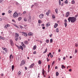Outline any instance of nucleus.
<instances>
[{
    "mask_svg": "<svg viewBox=\"0 0 78 78\" xmlns=\"http://www.w3.org/2000/svg\"><path fill=\"white\" fill-rule=\"evenodd\" d=\"M69 22H71L72 23H74L76 21V19L75 18V17H69L68 19Z\"/></svg>",
    "mask_w": 78,
    "mask_h": 78,
    "instance_id": "obj_1",
    "label": "nucleus"
},
{
    "mask_svg": "<svg viewBox=\"0 0 78 78\" xmlns=\"http://www.w3.org/2000/svg\"><path fill=\"white\" fill-rule=\"evenodd\" d=\"M17 17H18V13L17 12H15L13 14V17L16 18Z\"/></svg>",
    "mask_w": 78,
    "mask_h": 78,
    "instance_id": "obj_2",
    "label": "nucleus"
},
{
    "mask_svg": "<svg viewBox=\"0 0 78 78\" xmlns=\"http://www.w3.org/2000/svg\"><path fill=\"white\" fill-rule=\"evenodd\" d=\"M10 44L12 46H14V43L12 40H10Z\"/></svg>",
    "mask_w": 78,
    "mask_h": 78,
    "instance_id": "obj_3",
    "label": "nucleus"
},
{
    "mask_svg": "<svg viewBox=\"0 0 78 78\" xmlns=\"http://www.w3.org/2000/svg\"><path fill=\"white\" fill-rule=\"evenodd\" d=\"M69 12H68L66 13V17H68L69 16Z\"/></svg>",
    "mask_w": 78,
    "mask_h": 78,
    "instance_id": "obj_4",
    "label": "nucleus"
},
{
    "mask_svg": "<svg viewBox=\"0 0 78 78\" xmlns=\"http://www.w3.org/2000/svg\"><path fill=\"white\" fill-rule=\"evenodd\" d=\"M10 25H9V24H7V25H6L4 26V28L6 29L8 27H9Z\"/></svg>",
    "mask_w": 78,
    "mask_h": 78,
    "instance_id": "obj_5",
    "label": "nucleus"
},
{
    "mask_svg": "<svg viewBox=\"0 0 78 78\" xmlns=\"http://www.w3.org/2000/svg\"><path fill=\"white\" fill-rule=\"evenodd\" d=\"M2 48L3 50H5V53H7L8 52V50L7 49V48H5L3 47Z\"/></svg>",
    "mask_w": 78,
    "mask_h": 78,
    "instance_id": "obj_6",
    "label": "nucleus"
},
{
    "mask_svg": "<svg viewBox=\"0 0 78 78\" xmlns=\"http://www.w3.org/2000/svg\"><path fill=\"white\" fill-rule=\"evenodd\" d=\"M18 49H21L22 50H23V47L22 46H20V47L19 46H18Z\"/></svg>",
    "mask_w": 78,
    "mask_h": 78,
    "instance_id": "obj_7",
    "label": "nucleus"
},
{
    "mask_svg": "<svg viewBox=\"0 0 78 78\" xmlns=\"http://www.w3.org/2000/svg\"><path fill=\"white\" fill-rule=\"evenodd\" d=\"M50 10H48V11L46 13V14L47 16H49V14H50Z\"/></svg>",
    "mask_w": 78,
    "mask_h": 78,
    "instance_id": "obj_8",
    "label": "nucleus"
},
{
    "mask_svg": "<svg viewBox=\"0 0 78 78\" xmlns=\"http://www.w3.org/2000/svg\"><path fill=\"white\" fill-rule=\"evenodd\" d=\"M44 15L43 14H40L39 16L40 19H42L43 17H44Z\"/></svg>",
    "mask_w": 78,
    "mask_h": 78,
    "instance_id": "obj_9",
    "label": "nucleus"
},
{
    "mask_svg": "<svg viewBox=\"0 0 78 78\" xmlns=\"http://www.w3.org/2000/svg\"><path fill=\"white\" fill-rule=\"evenodd\" d=\"M34 66V63H33V64H32L30 66V68H31V69H32L33 67Z\"/></svg>",
    "mask_w": 78,
    "mask_h": 78,
    "instance_id": "obj_10",
    "label": "nucleus"
},
{
    "mask_svg": "<svg viewBox=\"0 0 78 78\" xmlns=\"http://www.w3.org/2000/svg\"><path fill=\"white\" fill-rule=\"evenodd\" d=\"M50 23H46V27H48V26H50Z\"/></svg>",
    "mask_w": 78,
    "mask_h": 78,
    "instance_id": "obj_11",
    "label": "nucleus"
},
{
    "mask_svg": "<svg viewBox=\"0 0 78 78\" xmlns=\"http://www.w3.org/2000/svg\"><path fill=\"white\" fill-rule=\"evenodd\" d=\"M61 68L62 69H66V67H65V66L64 65H62L61 66Z\"/></svg>",
    "mask_w": 78,
    "mask_h": 78,
    "instance_id": "obj_12",
    "label": "nucleus"
},
{
    "mask_svg": "<svg viewBox=\"0 0 78 78\" xmlns=\"http://www.w3.org/2000/svg\"><path fill=\"white\" fill-rule=\"evenodd\" d=\"M45 73V71H44V69H43L42 71V73L43 75H44V73Z\"/></svg>",
    "mask_w": 78,
    "mask_h": 78,
    "instance_id": "obj_13",
    "label": "nucleus"
},
{
    "mask_svg": "<svg viewBox=\"0 0 78 78\" xmlns=\"http://www.w3.org/2000/svg\"><path fill=\"white\" fill-rule=\"evenodd\" d=\"M21 45L22 46H23V47H24V48H25V45L24 44H23V42H21Z\"/></svg>",
    "mask_w": 78,
    "mask_h": 78,
    "instance_id": "obj_14",
    "label": "nucleus"
},
{
    "mask_svg": "<svg viewBox=\"0 0 78 78\" xmlns=\"http://www.w3.org/2000/svg\"><path fill=\"white\" fill-rule=\"evenodd\" d=\"M33 33L31 32H29L28 34V35L29 36H31V35H33Z\"/></svg>",
    "mask_w": 78,
    "mask_h": 78,
    "instance_id": "obj_15",
    "label": "nucleus"
},
{
    "mask_svg": "<svg viewBox=\"0 0 78 78\" xmlns=\"http://www.w3.org/2000/svg\"><path fill=\"white\" fill-rule=\"evenodd\" d=\"M0 39H2V40H5V38L2 37V36H0Z\"/></svg>",
    "mask_w": 78,
    "mask_h": 78,
    "instance_id": "obj_16",
    "label": "nucleus"
},
{
    "mask_svg": "<svg viewBox=\"0 0 78 78\" xmlns=\"http://www.w3.org/2000/svg\"><path fill=\"white\" fill-rule=\"evenodd\" d=\"M55 12L56 14H58V9L56 8L55 9Z\"/></svg>",
    "mask_w": 78,
    "mask_h": 78,
    "instance_id": "obj_17",
    "label": "nucleus"
},
{
    "mask_svg": "<svg viewBox=\"0 0 78 78\" xmlns=\"http://www.w3.org/2000/svg\"><path fill=\"white\" fill-rule=\"evenodd\" d=\"M25 61H24V60H23L22 61H21V63L23 65L25 64Z\"/></svg>",
    "mask_w": 78,
    "mask_h": 78,
    "instance_id": "obj_18",
    "label": "nucleus"
},
{
    "mask_svg": "<svg viewBox=\"0 0 78 78\" xmlns=\"http://www.w3.org/2000/svg\"><path fill=\"white\" fill-rule=\"evenodd\" d=\"M58 24L55 23L54 26V28H56L57 27V26H58Z\"/></svg>",
    "mask_w": 78,
    "mask_h": 78,
    "instance_id": "obj_19",
    "label": "nucleus"
},
{
    "mask_svg": "<svg viewBox=\"0 0 78 78\" xmlns=\"http://www.w3.org/2000/svg\"><path fill=\"white\" fill-rule=\"evenodd\" d=\"M19 34L17 33H15V36H16V37H19Z\"/></svg>",
    "mask_w": 78,
    "mask_h": 78,
    "instance_id": "obj_20",
    "label": "nucleus"
},
{
    "mask_svg": "<svg viewBox=\"0 0 78 78\" xmlns=\"http://www.w3.org/2000/svg\"><path fill=\"white\" fill-rule=\"evenodd\" d=\"M18 75H19V76H20L21 75V72L19 71L18 72Z\"/></svg>",
    "mask_w": 78,
    "mask_h": 78,
    "instance_id": "obj_21",
    "label": "nucleus"
},
{
    "mask_svg": "<svg viewBox=\"0 0 78 78\" xmlns=\"http://www.w3.org/2000/svg\"><path fill=\"white\" fill-rule=\"evenodd\" d=\"M38 64L41 65V63H42V62H41V60H39L38 62Z\"/></svg>",
    "mask_w": 78,
    "mask_h": 78,
    "instance_id": "obj_22",
    "label": "nucleus"
},
{
    "mask_svg": "<svg viewBox=\"0 0 78 78\" xmlns=\"http://www.w3.org/2000/svg\"><path fill=\"white\" fill-rule=\"evenodd\" d=\"M14 66L12 65V71L14 70Z\"/></svg>",
    "mask_w": 78,
    "mask_h": 78,
    "instance_id": "obj_23",
    "label": "nucleus"
},
{
    "mask_svg": "<svg viewBox=\"0 0 78 78\" xmlns=\"http://www.w3.org/2000/svg\"><path fill=\"white\" fill-rule=\"evenodd\" d=\"M24 34V35L25 36H27V34L26 33H25L24 32H22Z\"/></svg>",
    "mask_w": 78,
    "mask_h": 78,
    "instance_id": "obj_24",
    "label": "nucleus"
},
{
    "mask_svg": "<svg viewBox=\"0 0 78 78\" xmlns=\"http://www.w3.org/2000/svg\"><path fill=\"white\" fill-rule=\"evenodd\" d=\"M23 20L25 22H27V19L26 18H24Z\"/></svg>",
    "mask_w": 78,
    "mask_h": 78,
    "instance_id": "obj_25",
    "label": "nucleus"
},
{
    "mask_svg": "<svg viewBox=\"0 0 78 78\" xmlns=\"http://www.w3.org/2000/svg\"><path fill=\"white\" fill-rule=\"evenodd\" d=\"M56 76H58V75H59V73H58V72H56Z\"/></svg>",
    "mask_w": 78,
    "mask_h": 78,
    "instance_id": "obj_26",
    "label": "nucleus"
},
{
    "mask_svg": "<svg viewBox=\"0 0 78 78\" xmlns=\"http://www.w3.org/2000/svg\"><path fill=\"white\" fill-rule=\"evenodd\" d=\"M36 48V46L35 45L33 47V50H35Z\"/></svg>",
    "mask_w": 78,
    "mask_h": 78,
    "instance_id": "obj_27",
    "label": "nucleus"
},
{
    "mask_svg": "<svg viewBox=\"0 0 78 78\" xmlns=\"http://www.w3.org/2000/svg\"><path fill=\"white\" fill-rule=\"evenodd\" d=\"M24 44H28V42L26 41H24Z\"/></svg>",
    "mask_w": 78,
    "mask_h": 78,
    "instance_id": "obj_28",
    "label": "nucleus"
},
{
    "mask_svg": "<svg viewBox=\"0 0 78 78\" xmlns=\"http://www.w3.org/2000/svg\"><path fill=\"white\" fill-rule=\"evenodd\" d=\"M55 61H54L53 62L51 65L52 66H53L55 64Z\"/></svg>",
    "mask_w": 78,
    "mask_h": 78,
    "instance_id": "obj_29",
    "label": "nucleus"
},
{
    "mask_svg": "<svg viewBox=\"0 0 78 78\" xmlns=\"http://www.w3.org/2000/svg\"><path fill=\"white\" fill-rule=\"evenodd\" d=\"M56 32L57 33H58L59 32V29H58V28H57L56 30Z\"/></svg>",
    "mask_w": 78,
    "mask_h": 78,
    "instance_id": "obj_30",
    "label": "nucleus"
},
{
    "mask_svg": "<svg viewBox=\"0 0 78 78\" xmlns=\"http://www.w3.org/2000/svg\"><path fill=\"white\" fill-rule=\"evenodd\" d=\"M47 49L46 48L45 50V51H44L43 52V53L44 54L45 53H46V52H47Z\"/></svg>",
    "mask_w": 78,
    "mask_h": 78,
    "instance_id": "obj_31",
    "label": "nucleus"
},
{
    "mask_svg": "<svg viewBox=\"0 0 78 78\" xmlns=\"http://www.w3.org/2000/svg\"><path fill=\"white\" fill-rule=\"evenodd\" d=\"M45 42H46V43H48V42H49V40H46L45 41Z\"/></svg>",
    "mask_w": 78,
    "mask_h": 78,
    "instance_id": "obj_32",
    "label": "nucleus"
},
{
    "mask_svg": "<svg viewBox=\"0 0 78 78\" xmlns=\"http://www.w3.org/2000/svg\"><path fill=\"white\" fill-rule=\"evenodd\" d=\"M9 58H10V59H11V58H13V57L12 56V54H11L10 55V57H9Z\"/></svg>",
    "mask_w": 78,
    "mask_h": 78,
    "instance_id": "obj_33",
    "label": "nucleus"
},
{
    "mask_svg": "<svg viewBox=\"0 0 78 78\" xmlns=\"http://www.w3.org/2000/svg\"><path fill=\"white\" fill-rule=\"evenodd\" d=\"M64 25H65V27H67V24L66 23H65Z\"/></svg>",
    "mask_w": 78,
    "mask_h": 78,
    "instance_id": "obj_34",
    "label": "nucleus"
},
{
    "mask_svg": "<svg viewBox=\"0 0 78 78\" xmlns=\"http://www.w3.org/2000/svg\"><path fill=\"white\" fill-rule=\"evenodd\" d=\"M77 52H78V50H77V49H75V54H76Z\"/></svg>",
    "mask_w": 78,
    "mask_h": 78,
    "instance_id": "obj_35",
    "label": "nucleus"
},
{
    "mask_svg": "<svg viewBox=\"0 0 78 78\" xmlns=\"http://www.w3.org/2000/svg\"><path fill=\"white\" fill-rule=\"evenodd\" d=\"M50 65H48V69L49 70H50Z\"/></svg>",
    "mask_w": 78,
    "mask_h": 78,
    "instance_id": "obj_36",
    "label": "nucleus"
},
{
    "mask_svg": "<svg viewBox=\"0 0 78 78\" xmlns=\"http://www.w3.org/2000/svg\"><path fill=\"white\" fill-rule=\"evenodd\" d=\"M52 42H53V39H51L50 40V43H52Z\"/></svg>",
    "mask_w": 78,
    "mask_h": 78,
    "instance_id": "obj_37",
    "label": "nucleus"
},
{
    "mask_svg": "<svg viewBox=\"0 0 78 78\" xmlns=\"http://www.w3.org/2000/svg\"><path fill=\"white\" fill-rule=\"evenodd\" d=\"M38 23H42V21L41 20H38Z\"/></svg>",
    "mask_w": 78,
    "mask_h": 78,
    "instance_id": "obj_38",
    "label": "nucleus"
},
{
    "mask_svg": "<svg viewBox=\"0 0 78 78\" xmlns=\"http://www.w3.org/2000/svg\"><path fill=\"white\" fill-rule=\"evenodd\" d=\"M21 17H20L18 18V20L19 21H20V20H21Z\"/></svg>",
    "mask_w": 78,
    "mask_h": 78,
    "instance_id": "obj_39",
    "label": "nucleus"
},
{
    "mask_svg": "<svg viewBox=\"0 0 78 78\" xmlns=\"http://www.w3.org/2000/svg\"><path fill=\"white\" fill-rule=\"evenodd\" d=\"M1 52L2 53H3V54H4V55H5L6 54L5 52V51H2Z\"/></svg>",
    "mask_w": 78,
    "mask_h": 78,
    "instance_id": "obj_40",
    "label": "nucleus"
},
{
    "mask_svg": "<svg viewBox=\"0 0 78 78\" xmlns=\"http://www.w3.org/2000/svg\"><path fill=\"white\" fill-rule=\"evenodd\" d=\"M52 18H53V19H55V15H53L52 16Z\"/></svg>",
    "mask_w": 78,
    "mask_h": 78,
    "instance_id": "obj_41",
    "label": "nucleus"
},
{
    "mask_svg": "<svg viewBox=\"0 0 78 78\" xmlns=\"http://www.w3.org/2000/svg\"><path fill=\"white\" fill-rule=\"evenodd\" d=\"M72 4H74L75 3V1H74V0H73L72 1Z\"/></svg>",
    "mask_w": 78,
    "mask_h": 78,
    "instance_id": "obj_42",
    "label": "nucleus"
},
{
    "mask_svg": "<svg viewBox=\"0 0 78 78\" xmlns=\"http://www.w3.org/2000/svg\"><path fill=\"white\" fill-rule=\"evenodd\" d=\"M65 3H66V4H67L68 3V1H66L65 2Z\"/></svg>",
    "mask_w": 78,
    "mask_h": 78,
    "instance_id": "obj_43",
    "label": "nucleus"
},
{
    "mask_svg": "<svg viewBox=\"0 0 78 78\" xmlns=\"http://www.w3.org/2000/svg\"><path fill=\"white\" fill-rule=\"evenodd\" d=\"M8 12H9V13L10 14H11V12H12V11L9 10L8 11Z\"/></svg>",
    "mask_w": 78,
    "mask_h": 78,
    "instance_id": "obj_44",
    "label": "nucleus"
},
{
    "mask_svg": "<svg viewBox=\"0 0 78 78\" xmlns=\"http://www.w3.org/2000/svg\"><path fill=\"white\" fill-rule=\"evenodd\" d=\"M59 5H61V0H59Z\"/></svg>",
    "mask_w": 78,
    "mask_h": 78,
    "instance_id": "obj_45",
    "label": "nucleus"
},
{
    "mask_svg": "<svg viewBox=\"0 0 78 78\" xmlns=\"http://www.w3.org/2000/svg\"><path fill=\"white\" fill-rule=\"evenodd\" d=\"M64 22L65 23H66V22H67V20L66 19H65L64 20Z\"/></svg>",
    "mask_w": 78,
    "mask_h": 78,
    "instance_id": "obj_46",
    "label": "nucleus"
},
{
    "mask_svg": "<svg viewBox=\"0 0 78 78\" xmlns=\"http://www.w3.org/2000/svg\"><path fill=\"white\" fill-rule=\"evenodd\" d=\"M75 46L76 47H78V44H77V43H76V44H75Z\"/></svg>",
    "mask_w": 78,
    "mask_h": 78,
    "instance_id": "obj_47",
    "label": "nucleus"
},
{
    "mask_svg": "<svg viewBox=\"0 0 78 78\" xmlns=\"http://www.w3.org/2000/svg\"><path fill=\"white\" fill-rule=\"evenodd\" d=\"M3 1V0H0V3H2Z\"/></svg>",
    "mask_w": 78,
    "mask_h": 78,
    "instance_id": "obj_48",
    "label": "nucleus"
},
{
    "mask_svg": "<svg viewBox=\"0 0 78 78\" xmlns=\"http://www.w3.org/2000/svg\"><path fill=\"white\" fill-rule=\"evenodd\" d=\"M64 2H63L62 3V4L61 5V6H63V5H64Z\"/></svg>",
    "mask_w": 78,
    "mask_h": 78,
    "instance_id": "obj_49",
    "label": "nucleus"
},
{
    "mask_svg": "<svg viewBox=\"0 0 78 78\" xmlns=\"http://www.w3.org/2000/svg\"><path fill=\"white\" fill-rule=\"evenodd\" d=\"M33 54H36V51H34L33 53Z\"/></svg>",
    "mask_w": 78,
    "mask_h": 78,
    "instance_id": "obj_50",
    "label": "nucleus"
},
{
    "mask_svg": "<svg viewBox=\"0 0 78 78\" xmlns=\"http://www.w3.org/2000/svg\"><path fill=\"white\" fill-rule=\"evenodd\" d=\"M20 28H21V29H22L23 28V27L20 25Z\"/></svg>",
    "mask_w": 78,
    "mask_h": 78,
    "instance_id": "obj_51",
    "label": "nucleus"
},
{
    "mask_svg": "<svg viewBox=\"0 0 78 78\" xmlns=\"http://www.w3.org/2000/svg\"><path fill=\"white\" fill-rule=\"evenodd\" d=\"M50 57L51 58H53V55H50Z\"/></svg>",
    "mask_w": 78,
    "mask_h": 78,
    "instance_id": "obj_52",
    "label": "nucleus"
},
{
    "mask_svg": "<svg viewBox=\"0 0 78 78\" xmlns=\"http://www.w3.org/2000/svg\"><path fill=\"white\" fill-rule=\"evenodd\" d=\"M12 21L13 22H15V23H16V21H15L14 20H12Z\"/></svg>",
    "mask_w": 78,
    "mask_h": 78,
    "instance_id": "obj_53",
    "label": "nucleus"
},
{
    "mask_svg": "<svg viewBox=\"0 0 78 78\" xmlns=\"http://www.w3.org/2000/svg\"><path fill=\"white\" fill-rule=\"evenodd\" d=\"M26 13V11H24L23 12V14H25Z\"/></svg>",
    "mask_w": 78,
    "mask_h": 78,
    "instance_id": "obj_54",
    "label": "nucleus"
},
{
    "mask_svg": "<svg viewBox=\"0 0 78 78\" xmlns=\"http://www.w3.org/2000/svg\"><path fill=\"white\" fill-rule=\"evenodd\" d=\"M69 72H72V69H70L69 70Z\"/></svg>",
    "mask_w": 78,
    "mask_h": 78,
    "instance_id": "obj_55",
    "label": "nucleus"
},
{
    "mask_svg": "<svg viewBox=\"0 0 78 78\" xmlns=\"http://www.w3.org/2000/svg\"><path fill=\"white\" fill-rule=\"evenodd\" d=\"M5 13H2V16H4V15H5Z\"/></svg>",
    "mask_w": 78,
    "mask_h": 78,
    "instance_id": "obj_56",
    "label": "nucleus"
},
{
    "mask_svg": "<svg viewBox=\"0 0 78 78\" xmlns=\"http://www.w3.org/2000/svg\"><path fill=\"white\" fill-rule=\"evenodd\" d=\"M16 5H19V3H18L17 2H16Z\"/></svg>",
    "mask_w": 78,
    "mask_h": 78,
    "instance_id": "obj_57",
    "label": "nucleus"
},
{
    "mask_svg": "<svg viewBox=\"0 0 78 78\" xmlns=\"http://www.w3.org/2000/svg\"><path fill=\"white\" fill-rule=\"evenodd\" d=\"M45 27H42V29H43V30H44V29H45Z\"/></svg>",
    "mask_w": 78,
    "mask_h": 78,
    "instance_id": "obj_58",
    "label": "nucleus"
},
{
    "mask_svg": "<svg viewBox=\"0 0 78 78\" xmlns=\"http://www.w3.org/2000/svg\"><path fill=\"white\" fill-rule=\"evenodd\" d=\"M55 69H58V67L57 66H56L55 68Z\"/></svg>",
    "mask_w": 78,
    "mask_h": 78,
    "instance_id": "obj_59",
    "label": "nucleus"
},
{
    "mask_svg": "<svg viewBox=\"0 0 78 78\" xmlns=\"http://www.w3.org/2000/svg\"><path fill=\"white\" fill-rule=\"evenodd\" d=\"M29 19H30V20H31V16H29Z\"/></svg>",
    "mask_w": 78,
    "mask_h": 78,
    "instance_id": "obj_60",
    "label": "nucleus"
},
{
    "mask_svg": "<svg viewBox=\"0 0 78 78\" xmlns=\"http://www.w3.org/2000/svg\"><path fill=\"white\" fill-rule=\"evenodd\" d=\"M18 39V38H17V37L16 38V41H17Z\"/></svg>",
    "mask_w": 78,
    "mask_h": 78,
    "instance_id": "obj_61",
    "label": "nucleus"
},
{
    "mask_svg": "<svg viewBox=\"0 0 78 78\" xmlns=\"http://www.w3.org/2000/svg\"><path fill=\"white\" fill-rule=\"evenodd\" d=\"M45 25H44V24H41V26L42 27H43Z\"/></svg>",
    "mask_w": 78,
    "mask_h": 78,
    "instance_id": "obj_62",
    "label": "nucleus"
},
{
    "mask_svg": "<svg viewBox=\"0 0 78 78\" xmlns=\"http://www.w3.org/2000/svg\"><path fill=\"white\" fill-rule=\"evenodd\" d=\"M1 76H3V74L2 73V74H1Z\"/></svg>",
    "mask_w": 78,
    "mask_h": 78,
    "instance_id": "obj_63",
    "label": "nucleus"
},
{
    "mask_svg": "<svg viewBox=\"0 0 78 78\" xmlns=\"http://www.w3.org/2000/svg\"><path fill=\"white\" fill-rule=\"evenodd\" d=\"M25 70H27V67H25Z\"/></svg>",
    "mask_w": 78,
    "mask_h": 78,
    "instance_id": "obj_64",
    "label": "nucleus"
}]
</instances>
